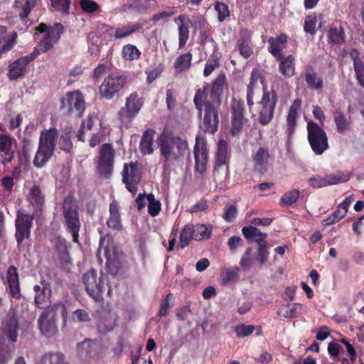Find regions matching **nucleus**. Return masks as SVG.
I'll return each instance as SVG.
<instances>
[{
	"label": "nucleus",
	"mask_w": 364,
	"mask_h": 364,
	"mask_svg": "<svg viewBox=\"0 0 364 364\" xmlns=\"http://www.w3.org/2000/svg\"><path fill=\"white\" fill-rule=\"evenodd\" d=\"M61 316L64 321L67 319L65 305L57 301L48 306L38 318V326L41 333L46 337H53L58 333L57 319Z\"/></svg>",
	"instance_id": "f257e3e1"
},
{
	"label": "nucleus",
	"mask_w": 364,
	"mask_h": 364,
	"mask_svg": "<svg viewBox=\"0 0 364 364\" xmlns=\"http://www.w3.org/2000/svg\"><path fill=\"white\" fill-rule=\"evenodd\" d=\"M161 155L166 161H176L183 157L188 151L187 141L164 130L157 139Z\"/></svg>",
	"instance_id": "f03ea898"
},
{
	"label": "nucleus",
	"mask_w": 364,
	"mask_h": 364,
	"mask_svg": "<svg viewBox=\"0 0 364 364\" xmlns=\"http://www.w3.org/2000/svg\"><path fill=\"white\" fill-rule=\"evenodd\" d=\"M58 139V132L55 128L44 129L39 138L38 147L33 163L36 168H43L53 155Z\"/></svg>",
	"instance_id": "7ed1b4c3"
},
{
	"label": "nucleus",
	"mask_w": 364,
	"mask_h": 364,
	"mask_svg": "<svg viewBox=\"0 0 364 364\" xmlns=\"http://www.w3.org/2000/svg\"><path fill=\"white\" fill-rule=\"evenodd\" d=\"M28 305L26 302L22 301L21 304H16L11 307L8 318L2 326V334L6 336L11 342L17 341L18 319L23 318L28 313Z\"/></svg>",
	"instance_id": "20e7f679"
},
{
	"label": "nucleus",
	"mask_w": 364,
	"mask_h": 364,
	"mask_svg": "<svg viewBox=\"0 0 364 364\" xmlns=\"http://www.w3.org/2000/svg\"><path fill=\"white\" fill-rule=\"evenodd\" d=\"M82 281L87 294L95 301L102 299V294L107 286V277L100 272V274L91 269L82 277Z\"/></svg>",
	"instance_id": "39448f33"
},
{
	"label": "nucleus",
	"mask_w": 364,
	"mask_h": 364,
	"mask_svg": "<svg viewBox=\"0 0 364 364\" xmlns=\"http://www.w3.org/2000/svg\"><path fill=\"white\" fill-rule=\"evenodd\" d=\"M144 99L137 92H132L125 100L124 106L118 112L120 122L127 126L139 113L144 105Z\"/></svg>",
	"instance_id": "423d86ee"
},
{
	"label": "nucleus",
	"mask_w": 364,
	"mask_h": 364,
	"mask_svg": "<svg viewBox=\"0 0 364 364\" xmlns=\"http://www.w3.org/2000/svg\"><path fill=\"white\" fill-rule=\"evenodd\" d=\"M306 129L308 141L312 151L316 155H321L329 147L326 132L312 121L307 123Z\"/></svg>",
	"instance_id": "0eeeda50"
},
{
	"label": "nucleus",
	"mask_w": 364,
	"mask_h": 364,
	"mask_svg": "<svg viewBox=\"0 0 364 364\" xmlns=\"http://www.w3.org/2000/svg\"><path fill=\"white\" fill-rule=\"evenodd\" d=\"M63 216L68 231L72 234L73 241L78 242L80 222L77 207L71 198H66L63 203Z\"/></svg>",
	"instance_id": "6e6552de"
},
{
	"label": "nucleus",
	"mask_w": 364,
	"mask_h": 364,
	"mask_svg": "<svg viewBox=\"0 0 364 364\" xmlns=\"http://www.w3.org/2000/svg\"><path fill=\"white\" fill-rule=\"evenodd\" d=\"M38 31L43 33L38 46L40 51L44 53L48 51L58 41L63 32V26L60 23H56L53 27L48 28L46 24L41 23L39 25Z\"/></svg>",
	"instance_id": "1a4fd4ad"
},
{
	"label": "nucleus",
	"mask_w": 364,
	"mask_h": 364,
	"mask_svg": "<svg viewBox=\"0 0 364 364\" xmlns=\"http://www.w3.org/2000/svg\"><path fill=\"white\" fill-rule=\"evenodd\" d=\"M263 90V96L259 102V121L262 125H267L272 121L274 116L277 95L274 91L272 92L267 91L264 87Z\"/></svg>",
	"instance_id": "9d476101"
},
{
	"label": "nucleus",
	"mask_w": 364,
	"mask_h": 364,
	"mask_svg": "<svg viewBox=\"0 0 364 364\" xmlns=\"http://www.w3.org/2000/svg\"><path fill=\"white\" fill-rule=\"evenodd\" d=\"M60 109L65 114H71L75 112L81 116L85 109V103L83 95L79 90L66 93L61 99Z\"/></svg>",
	"instance_id": "9b49d317"
},
{
	"label": "nucleus",
	"mask_w": 364,
	"mask_h": 364,
	"mask_svg": "<svg viewBox=\"0 0 364 364\" xmlns=\"http://www.w3.org/2000/svg\"><path fill=\"white\" fill-rule=\"evenodd\" d=\"M114 151L109 144H104L100 151L97 171L101 176L108 178L113 169Z\"/></svg>",
	"instance_id": "f8f14e48"
},
{
	"label": "nucleus",
	"mask_w": 364,
	"mask_h": 364,
	"mask_svg": "<svg viewBox=\"0 0 364 364\" xmlns=\"http://www.w3.org/2000/svg\"><path fill=\"white\" fill-rule=\"evenodd\" d=\"M228 159V144L220 139L218 144L216 162L214 169V178L215 181H222L228 175V167L226 164Z\"/></svg>",
	"instance_id": "ddd939ff"
},
{
	"label": "nucleus",
	"mask_w": 364,
	"mask_h": 364,
	"mask_svg": "<svg viewBox=\"0 0 364 364\" xmlns=\"http://www.w3.org/2000/svg\"><path fill=\"white\" fill-rule=\"evenodd\" d=\"M126 82L125 78L117 74H112L107 77L100 87L101 97L111 100L114 95L119 92Z\"/></svg>",
	"instance_id": "4468645a"
},
{
	"label": "nucleus",
	"mask_w": 364,
	"mask_h": 364,
	"mask_svg": "<svg viewBox=\"0 0 364 364\" xmlns=\"http://www.w3.org/2000/svg\"><path fill=\"white\" fill-rule=\"evenodd\" d=\"M141 171L136 163L124 164L122 180L129 192L134 193L136 191L137 185L141 181Z\"/></svg>",
	"instance_id": "2eb2a0df"
},
{
	"label": "nucleus",
	"mask_w": 364,
	"mask_h": 364,
	"mask_svg": "<svg viewBox=\"0 0 364 364\" xmlns=\"http://www.w3.org/2000/svg\"><path fill=\"white\" fill-rule=\"evenodd\" d=\"M194 156L196 170L200 173H203L206 170L208 151L205 138L199 135L196 138Z\"/></svg>",
	"instance_id": "dca6fc26"
},
{
	"label": "nucleus",
	"mask_w": 364,
	"mask_h": 364,
	"mask_svg": "<svg viewBox=\"0 0 364 364\" xmlns=\"http://www.w3.org/2000/svg\"><path fill=\"white\" fill-rule=\"evenodd\" d=\"M39 51L36 53V50L29 55L22 56L12 63L9 69L8 76L11 80H16L26 74L28 70V64L33 60Z\"/></svg>",
	"instance_id": "f3484780"
},
{
	"label": "nucleus",
	"mask_w": 364,
	"mask_h": 364,
	"mask_svg": "<svg viewBox=\"0 0 364 364\" xmlns=\"http://www.w3.org/2000/svg\"><path fill=\"white\" fill-rule=\"evenodd\" d=\"M97 256L101 261L102 260V257H104L107 264H111L117 260L118 253L112 239L109 236L107 235L100 238Z\"/></svg>",
	"instance_id": "a211bd4d"
},
{
	"label": "nucleus",
	"mask_w": 364,
	"mask_h": 364,
	"mask_svg": "<svg viewBox=\"0 0 364 364\" xmlns=\"http://www.w3.org/2000/svg\"><path fill=\"white\" fill-rule=\"evenodd\" d=\"M35 292L34 303L40 309H46L47 305L50 303L52 290L50 285L45 280L41 281L40 284L33 287Z\"/></svg>",
	"instance_id": "6ab92c4d"
},
{
	"label": "nucleus",
	"mask_w": 364,
	"mask_h": 364,
	"mask_svg": "<svg viewBox=\"0 0 364 364\" xmlns=\"http://www.w3.org/2000/svg\"><path fill=\"white\" fill-rule=\"evenodd\" d=\"M203 125L205 132L214 134L218 130L219 118L217 109L209 102H205L204 107Z\"/></svg>",
	"instance_id": "aec40b11"
},
{
	"label": "nucleus",
	"mask_w": 364,
	"mask_h": 364,
	"mask_svg": "<svg viewBox=\"0 0 364 364\" xmlns=\"http://www.w3.org/2000/svg\"><path fill=\"white\" fill-rule=\"evenodd\" d=\"M33 217L30 215L18 213L16 220V237L18 245L23 240L28 238L30 235L31 228L32 225Z\"/></svg>",
	"instance_id": "412c9836"
},
{
	"label": "nucleus",
	"mask_w": 364,
	"mask_h": 364,
	"mask_svg": "<svg viewBox=\"0 0 364 364\" xmlns=\"http://www.w3.org/2000/svg\"><path fill=\"white\" fill-rule=\"evenodd\" d=\"M6 282L9 294L15 299H20L21 296L19 277L17 269L15 267H9L6 273Z\"/></svg>",
	"instance_id": "4be33fe9"
},
{
	"label": "nucleus",
	"mask_w": 364,
	"mask_h": 364,
	"mask_svg": "<svg viewBox=\"0 0 364 364\" xmlns=\"http://www.w3.org/2000/svg\"><path fill=\"white\" fill-rule=\"evenodd\" d=\"M175 22L178 28V44L179 48H182L189 38V28L192 26L190 18L186 15H180L175 18Z\"/></svg>",
	"instance_id": "5701e85b"
},
{
	"label": "nucleus",
	"mask_w": 364,
	"mask_h": 364,
	"mask_svg": "<svg viewBox=\"0 0 364 364\" xmlns=\"http://www.w3.org/2000/svg\"><path fill=\"white\" fill-rule=\"evenodd\" d=\"M243 102L240 100L234 99L232 102V133L239 132L244 123V108Z\"/></svg>",
	"instance_id": "b1692460"
},
{
	"label": "nucleus",
	"mask_w": 364,
	"mask_h": 364,
	"mask_svg": "<svg viewBox=\"0 0 364 364\" xmlns=\"http://www.w3.org/2000/svg\"><path fill=\"white\" fill-rule=\"evenodd\" d=\"M306 312L307 307L301 304L287 303L279 307L277 314L284 318H294Z\"/></svg>",
	"instance_id": "393cba45"
},
{
	"label": "nucleus",
	"mask_w": 364,
	"mask_h": 364,
	"mask_svg": "<svg viewBox=\"0 0 364 364\" xmlns=\"http://www.w3.org/2000/svg\"><path fill=\"white\" fill-rule=\"evenodd\" d=\"M14 141L15 139L9 134L0 136V156L3 164L10 162L14 157V152L11 149Z\"/></svg>",
	"instance_id": "a878e982"
},
{
	"label": "nucleus",
	"mask_w": 364,
	"mask_h": 364,
	"mask_svg": "<svg viewBox=\"0 0 364 364\" xmlns=\"http://www.w3.org/2000/svg\"><path fill=\"white\" fill-rule=\"evenodd\" d=\"M269 158L267 149L259 148L252 156L255 168L261 173L266 171L269 165Z\"/></svg>",
	"instance_id": "bb28decb"
},
{
	"label": "nucleus",
	"mask_w": 364,
	"mask_h": 364,
	"mask_svg": "<svg viewBox=\"0 0 364 364\" xmlns=\"http://www.w3.org/2000/svg\"><path fill=\"white\" fill-rule=\"evenodd\" d=\"M343 181H345V180H343L340 176L336 174L327 175L323 177L316 176L309 178L310 185L316 188L337 184Z\"/></svg>",
	"instance_id": "cd10ccee"
},
{
	"label": "nucleus",
	"mask_w": 364,
	"mask_h": 364,
	"mask_svg": "<svg viewBox=\"0 0 364 364\" xmlns=\"http://www.w3.org/2000/svg\"><path fill=\"white\" fill-rule=\"evenodd\" d=\"M277 60L279 62V70L285 77L289 78L295 74V59L293 55H282Z\"/></svg>",
	"instance_id": "c85d7f7f"
},
{
	"label": "nucleus",
	"mask_w": 364,
	"mask_h": 364,
	"mask_svg": "<svg viewBox=\"0 0 364 364\" xmlns=\"http://www.w3.org/2000/svg\"><path fill=\"white\" fill-rule=\"evenodd\" d=\"M107 225L109 228L113 230H122V225L121 223V218L119 213L118 205L114 201L111 203L109 205V218L107 221Z\"/></svg>",
	"instance_id": "c756f323"
},
{
	"label": "nucleus",
	"mask_w": 364,
	"mask_h": 364,
	"mask_svg": "<svg viewBox=\"0 0 364 364\" xmlns=\"http://www.w3.org/2000/svg\"><path fill=\"white\" fill-rule=\"evenodd\" d=\"M242 232L245 238L247 240H255L258 245L262 243H267L265 240L267 234L262 232L259 229L252 225L243 227Z\"/></svg>",
	"instance_id": "7c9ffc66"
},
{
	"label": "nucleus",
	"mask_w": 364,
	"mask_h": 364,
	"mask_svg": "<svg viewBox=\"0 0 364 364\" xmlns=\"http://www.w3.org/2000/svg\"><path fill=\"white\" fill-rule=\"evenodd\" d=\"M142 28L140 23H128L117 28L112 34L115 39H122L131 36Z\"/></svg>",
	"instance_id": "2f4dec72"
},
{
	"label": "nucleus",
	"mask_w": 364,
	"mask_h": 364,
	"mask_svg": "<svg viewBox=\"0 0 364 364\" xmlns=\"http://www.w3.org/2000/svg\"><path fill=\"white\" fill-rule=\"evenodd\" d=\"M300 107V100H295L291 105L287 117L288 135L294 133L296 127V120L298 114V109Z\"/></svg>",
	"instance_id": "473e14b6"
},
{
	"label": "nucleus",
	"mask_w": 364,
	"mask_h": 364,
	"mask_svg": "<svg viewBox=\"0 0 364 364\" xmlns=\"http://www.w3.org/2000/svg\"><path fill=\"white\" fill-rule=\"evenodd\" d=\"M307 87L314 90L320 91L323 87V79L314 70H307L304 74Z\"/></svg>",
	"instance_id": "72a5a7b5"
},
{
	"label": "nucleus",
	"mask_w": 364,
	"mask_h": 364,
	"mask_svg": "<svg viewBox=\"0 0 364 364\" xmlns=\"http://www.w3.org/2000/svg\"><path fill=\"white\" fill-rule=\"evenodd\" d=\"M237 47L240 55L244 58H248L252 54L250 38L246 33H242L237 41Z\"/></svg>",
	"instance_id": "f704fd0d"
},
{
	"label": "nucleus",
	"mask_w": 364,
	"mask_h": 364,
	"mask_svg": "<svg viewBox=\"0 0 364 364\" xmlns=\"http://www.w3.org/2000/svg\"><path fill=\"white\" fill-rule=\"evenodd\" d=\"M154 131L153 129H147L141 139L140 148L144 154H150L153 152Z\"/></svg>",
	"instance_id": "c9c22d12"
},
{
	"label": "nucleus",
	"mask_w": 364,
	"mask_h": 364,
	"mask_svg": "<svg viewBox=\"0 0 364 364\" xmlns=\"http://www.w3.org/2000/svg\"><path fill=\"white\" fill-rule=\"evenodd\" d=\"M14 352V345L6 344L4 341V337L0 336V364H4L10 360Z\"/></svg>",
	"instance_id": "e433bc0d"
},
{
	"label": "nucleus",
	"mask_w": 364,
	"mask_h": 364,
	"mask_svg": "<svg viewBox=\"0 0 364 364\" xmlns=\"http://www.w3.org/2000/svg\"><path fill=\"white\" fill-rule=\"evenodd\" d=\"M192 61V55L191 53H186L179 55L173 65L174 69L177 73H182L183 71L187 70Z\"/></svg>",
	"instance_id": "4c0bfd02"
},
{
	"label": "nucleus",
	"mask_w": 364,
	"mask_h": 364,
	"mask_svg": "<svg viewBox=\"0 0 364 364\" xmlns=\"http://www.w3.org/2000/svg\"><path fill=\"white\" fill-rule=\"evenodd\" d=\"M285 42V38L284 36L277 37L276 38H271L269 40V51L276 59L282 56V44Z\"/></svg>",
	"instance_id": "58836bf2"
},
{
	"label": "nucleus",
	"mask_w": 364,
	"mask_h": 364,
	"mask_svg": "<svg viewBox=\"0 0 364 364\" xmlns=\"http://www.w3.org/2000/svg\"><path fill=\"white\" fill-rule=\"evenodd\" d=\"M333 119L339 133H344L349 129V121L340 109L333 112Z\"/></svg>",
	"instance_id": "ea45409f"
},
{
	"label": "nucleus",
	"mask_w": 364,
	"mask_h": 364,
	"mask_svg": "<svg viewBox=\"0 0 364 364\" xmlns=\"http://www.w3.org/2000/svg\"><path fill=\"white\" fill-rule=\"evenodd\" d=\"M38 0H18L16 2V7L21 10L19 16L21 19L27 18L31 11L34 8Z\"/></svg>",
	"instance_id": "a19ab883"
},
{
	"label": "nucleus",
	"mask_w": 364,
	"mask_h": 364,
	"mask_svg": "<svg viewBox=\"0 0 364 364\" xmlns=\"http://www.w3.org/2000/svg\"><path fill=\"white\" fill-rule=\"evenodd\" d=\"M192 240H195L194 228L193 225L188 224L184 227L181 232V247H186Z\"/></svg>",
	"instance_id": "79ce46f5"
},
{
	"label": "nucleus",
	"mask_w": 364,
	"mask_h": 364,
	"mask_svg": "<svg viewBox=\"0 0 364 364\" xmlns=\"http://www.w3.org/2000/svg\"><path fill=\"white\" fill-rule=\"evenodd\" d=\"M122 55L124 59L131 61L139 59L141 55V52L136 46L127 44L123 47Z\"/></svg>",
	"instance_id": "37998d69"
},
{
	"label": "nucleus",
	"mask_w": 364,
	"mask_h": 364,
	"mask_svg": "<svg viewBox=\"0 0 364 364\" xmlns=\"http://www.w3.org/2000/svg\"><path fill=\"white\" fill-rule=\"evenodd\" d=\"M259 78V73L257 71H252L247 92V102L250 107L254 105V88Z\"/></svg>",
	"instance_id": "c03bdc74"
},
{
	"label": "nucleus",
	"mask_w": 364,
	"mask_h": 364,
	"mask_svg": "<svg viewBox=\"0 0 364 364\" xmlns=\"http://www.w3.org/2000/svg\"><path fill=\"white\" fill-rule=\"evenodd\" d=\"M226 85V77L224 74L219 75L215 80L212 87V95L218 98L222 95Z\"/></svg>",
	"instance_id": "a18cd8bd"
},
{
	"label": "nucleus",
	"mask_w": 364,
	"mask_h": 364,
	"mask_svg": "<svg viewBox=\"0 0 364 364\" xmlns=\"http://www.w3.org/2000/svg\"><path fill=\"white\" fill-rule=\"evenodd\" d=\"M42 362L43 364H68L64 355L59 353L44 355Z\"/></svg>",
	"instance_id": "49530a36"
},
{
	"label": "nucleus",
	"mask_w": 364,
	"mask_h": 364,
	"mask_svg": "<svg viewBox=\"0 0 364 364\" xmlns=\"http://www.w3.org/2000/svg\"><path fill=\"white\" fill-rule=\"evenodd\" d=\"M256 260L261 264H264L269 257V251L267 247V243H262L258 245L257 252L255 253Z\"/></svg>",
	"instance_id": "de8ad7c7"
},
{
	"label": "nucleus",
	"mask_w": 364,
	"mask_h": 364,
	"mask_svg": "<svg viewBox=\"0 0 364 364\" xmlns=\"http://www.w3.org/2000/svg\"><path fill=\"white\" fill-rule=\"evenodd\" d=\"M193 228L195 240H201L209 237L211 232L210 227H208L203 224H197L193 225Z\"/></svg>",
	"instance_id": "09e8293b"
},
{
	"label": "nucleus",
	"mask_w": 364,
	"mask_h": 364,
	"mask_svg": "<svg viewBox=\"0 0 364 364\" xmlns=\"http://www.w3.org/2000/svg\"><path fill=\"white\" fill-rule=\"evenodd\" d=\"M94 118L95 119H97L96 116L89 115L86 119L82 121L77 134V138L80 141H85L84 134L87 131H90L92 129L94 124Z\"/></svg>",
	"instance_id": "8fccbe9b"
},
{
	"label": "nucleus",
	"mask_w": 364,
	"mask_h": 364,
	"mask_svg": "<svg viewBox=\"0 0 364 364\" xmlns=\"http://www.w3.org/2000/svg\"><path fill=\"white\" fill-rule=\"evenodd\" d=\"M161 204L159 200H156L152 193L148 194V212L155 217L159 215L161 210Z\"/></svg>",
	"instance_id": "3c124183"
},
{
	"label": "nucleus",
	"mask_w": 364,
	"mask_h": 364,
	"mask_svg": "<svg viewBox=\"0 0 364 364\" xmlns=\"http://www.w3.org/2000/svg\"><path fill=\"white\" fill-rule=\"evenodd\" d=\"M28 198H29L30 202L33 205H36L38 206V205H41L43 203L44 197H43L39 187L37 186H33L30 189Z\"/></svg>",
	"instance_id": "603ef678"
},
{
	"label": "nucleus",
	"mask_w": 364,
	"mask_h": 364,
	"mask_svg": "<svg viewBox=\"0 0 364 364\" xmlns=\"http://www.w3.org/2000/svg\"><path fill=\"white\" fill-rule=\"evenodd\" d=\"M318 19L316 16H308L304 21V29L305 32L314 35L316 32Z\"/></svg>",
	"instance_id": "864d4df0"
},
{
	"label": "nucleus",
	"mask_w": 364,
	"mask_h": 364,
	"mask_svg": "<svg viewBox=\"0 0 364 364\" xmlns=\"http://www.w3.org/2000/svg\"><path fill=\"white\" fill-rule=\"evenodd\" d=\"M299 196V191L298 190H291L283 195L281 203L284 205H290L297 200Z\"/></svg>",
	"instance_id": "5fc2aeb1"
},
{
	"label": "nucleus",
	"mask_w": 364,
	"mask_h": 364,
	"mask_svg": "<svg viewBox=\"0 0 364 364\" xmlns=\"http://www.w3.org/2000/svg\"><path fill=\"white\" fill-rule=\"evenodd\" d=\"M354 70L360 85L364 88V63L359 59L354 60Z\"/></svg>",
	"instance_id": "6e6d98bb"
},
{
	"label": "nucleus",
	"mask_w": 364,
	"mask_h": 364,
	"mask_svg": "<svg viewBox=\"0 0 364 364\" xmlns=\"http://www.w3.org/2000/svg\"><path fill=\"white\" fill-rule=\"evenodd\" d=\"M328 37L332 43H341L343 41V31L341 28H331L328 31Z\"/></svg>",
	"instance_id": "4d7b16f0"
},
{
	"label": "nucleus",
	"mask_w": 364,
	"mask_h": 364,
	"mask_svg": "<svg viewBox=\"0 0 364 364\" xmlns=\"http://www.w3.org/2000/svg\"><path fill=\"white\" fill-rule=\"evenodd\" d=\"M255 328L252 325L240 324L235 328V332L238 338H244L251 335Z\"/></svg>",
	"instance_id": "13d9d810"
},
{
	"label": "nucleus",
	"mask_w": 364,
	"mask_h": 364,
	"mask_svg": "<svg viewBox=\"0 0 364 364\" xmlns=\"http://www.w3.org/2000/svg\"><path fill=\"white\" fill-rule=\"evenodd\" d=\"M215 9L218 13V18L220 22L224 21L230 15L228 6L225 3L217 2L215 5Z\"/></svg>",
	"instance_id": "bf43d9fd"
},
{
	"label": "nucleus",
	"mask_w": 364,
	"mask_h": 364,
	"mask_svg": "<svg viewBox=\"0 0 364 364\" xmlns=\"http://www.w3.org/2000/svg\"><path fill=\"white\" fill-rule=\"evenodd\" d=\"M219 66V60L215 56H210V58L206 61L204 70L203 75L205 77L209 76L214 70Z\"/></svg>",
	"instance_id": "052dcab7"
},
{
	"label": "nucleus",
	"mask_w": 364,
	"mask_h": 364,
	"mask_svg": "<svg viewBox=\"0 0 364 364\" xmlns=\"http://www.w3.org/2000/svg\"><path fill=\"white\" fill-rule=\"evenodd\" d=\"M52 6L57 11L68 14L70 9V0H50Z\"/></svg>",
	"instance_id": "680f3d73"
},
{
	"label": "nucleus",
	"mask_w": 364,
	"mask_h": 364,
	"mask_svg": "<svg viewBox=\"0 0 364 364\" xmlns=\"http://www.w3.org/2000/svg\"><path fill=\"white\" fill-rule=\"evenodd\" d=\"M17 39V33L13 32L6 40V42L0 48V55L9 51L14 46Z\"/></svg>",
	"instance_id": "e2e57ef3"
},
{
	"label": "nucleus",
	"mask_w": 364,
	"mask_h": 364,
	"mask_svg": "<svg viewBox=\"0 0 364 364\" xmlns=\"http://www.w3.org/2000/svg\"><path fill=\"white\" fill-rule=\"evenodd\" d=\"M221 279L224 284L234 282L237 279V273L230 269H224L221 272Z\"/></svg>",
	"instance_id": "0e129e2a"
},
{
	"label": "nucleus",
	"mask_w": 364,
	"mask_h": 364,
	"mask_svg": "<svg viewBox=\"0 0 364 364\" xmlns=\"http://www.w3.org/2000/svg\"><path fill=\"white\" fill-rule=\"evenodd\" d=\"M205 97V94L203 91L198 90L194 97V103L197 109L199 112V115L201 116L203 112V107H204V99Z\"/></svg>",
	"instance_id": "69168bd1"
},
{
	"label": "nucleus",
	"mask_w": 364,
	"mask_h": 364,
	"mask_svg": "<svg viewBox=\"0 0 364 364\" xmlns=\"http://www.w3.org/2000/svg\"><path fill=\"white\" fill-rule=\"evenodd\" d=\"M237 208L234 205H230L225 208L223 218L227 222H232L237 216Z\"/></svg>",
	"instance_id": "338daca9"
},
{
	"label": "nucleus",
	"mask_w": 364,
	"mask_h": 364,
	"mask_svg": "<svg viewBox=\"0 0 364 364\" xmlns=\"http://www.w3.org/2000/svg\"><path fill=\"white\" fill-rule=\"evenodd\" d=\"M82 9L87 13H92L97 10V4L92 0H80V2Z\"/></svg>",
	"instance_id": "774afa93"
}]
</instances>
